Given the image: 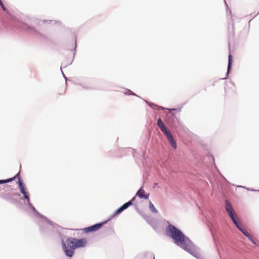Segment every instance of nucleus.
I'll return each instance as SVG.
<instances>
[{"instance_id": "8", "label": "nucleus", "mask_w": 259, "mask_h": 259, "mask_svg": "<svg viewBox=\"0 0 259 259\" xmlns=\"http://www.w3.org/2000/svg\"><path fill=\"white\" fill-rule=\"evenodd\" d=\"M136 196H138L140 198H145L147 199H148L149 197V194H145V191L143 189V187H142L137 192Z\"/></svg>"}, {"instance_id": "14", "label": "nucleus", "mask_w": 259, "mask_h": 259, "mask_svg": "<svg viewBox=\"0 0 259 259\" xmlns=\"http://www.w3.org/2000/svg\"><path fill=\"white\" fill-rule=\"evenodd\" d=\"M232 63V57L231 55H229V62H228V73L229 72Z\"/></svg>"}, {"instance_id": "17", "label": "nucleus", "mask_w": 259, "mask_h": 259, "mask_svg": "<svg viewBox=\"0 0 259 259\" xmlns=\"http://www.w3.org/2000/svg\"><path fill=\"white\" fill-rule=\"evenodd\" d=\"M176 110V109H171L170 110Z\"/></svg>"}, {"instance_id": "4", "label": "nucleus", "mask_w": 259, "mask_h": 259, "mask_svg": "<svg viewBox=\"0 0 259 259\" xmlns=\"http://www.w3.org/2000/svg\"><path fill=\"white\" fill-rule=\"evenodd\" d=\"M158 126L160 128L162 133L165 135L166 138L171 135L170 132L168 130L167 127L164 124L161 118H159L157 123Z\"/></svg>"}, {"instance_id": "16", "label": "nucleus", "mask_w": 259, "mask_h": 259, "mask_svg": "<svg viewBox=\"0 0 259 259\" xmlns=\"http://www.w3.org/2000/svg\"><path fill=\"white\" fill-rule=\"evenodd\" d=\"M0 5L1 6V7L2 8V9L4 10V11H6V9H5V7L2 2V1H0Z\"/></svg>"}, {"instance_id": "6", "label": "nucleus", "mask_w": 259, "mask_h": 259, "mask_svg": "<svg viewBox=\"0 0 259 259\" xmlns=\"http://www.w3.org/2000/svg\"><path fill=\"white\" fill-rule=\"evenodd\" d=\"M104 223H101L99 224H95L90 227H88L87 228H84L83 229V231L85 233H89L90 232H95L100 229Z\"/></svg>"}, {"instance_id": "3", "label": "nucleus", "mask_w": 259, "mask_h": 259, "mask_svg": "<svg viewBox=\"0 0 259 259\" xmlns=\"http://www.w3.org/2000/svg\"><path fill=\"white\" fill-rule=\"evenodd\" d=\"M16 179H18V183L19 188L20 190V192L23 195L24 197L27 200V202L28 203H29L30 200H29V195L28 194V193L26 191V190L25 188V186L24 185V184L21 181L20 172H18L16 175H15L14 177H13L12 178L8 179H7L5 180H0V184L12 182Z\"/></svg>"}, {"instance_id": "11", "label": "nucleus", "mask_w": 259, "mask_h": 259, "mask_svg": "<svg viewBox=\"0 0 259 259\" xmlns=\"http://www.w3.org/2000/svg\"><path fill=\"white\" fill-rule=\"evenodd\" d=\"M238 229L247 237H250V234L247 232L246 230L241 227L240 226L238 227Z\"/></svg>"}, {"instance_id": "12", "label": "nucleus", "mask_w": 259, "mask_h": 259, "mask_svg": "<svg viewBox=\"0 0 259 259\" xmlns=\"http://www.w3.org/2000/svg\"><path fill=\"white\" fill-rule=\"evenodd\" d=\"M235 215L236 214H233V215H232V217H230L231 218L232 221H233L234 224L235 225V226L238 228L240 226V225H239V223L237 222V221L235 218Z\"/></svg>"}, {"instance_id": "2", "label": "nucleus", "mask_w": 259, "mask_h": 259, "mask_svg": "<svg viewBox=\"0 0 259 259\" xmlns=\"http://www.w3.org/2000/svg\"><path fill=\"white\" fill-rule=\"evenodd\" d=\"M166 234L171 237L175 243L184 249H186L184 241L185 236L182 232L172 225H169L165 229Z\"/></svg>"}, {"instance_id": "9", "label": "nucleus", "mask_w": 259, "mask_h": 259, "mask_svg": "<svg viewBox=\"0 0 259 259\" xmlns=\"http://www.w3.org/2000/svg\"><path fill=\"white\" fill-rule=\"evenodd\" d=\"M18 196H19L18 193L12 192L5 195L4 198L8 201H14L15 200L14 199V197Z\"/></svg>"}, {"instance_id": "7", "label": "nucleus", "mask_w": 259, "mask_h": 259, "mask_svg": "<svg viewBox=\"0 0 259 259\" xmlns=\"http://www.w3.org/2000/svg\"><path fill=\"white\" fill-rule=\"evenodd\" d=\"M225 208L230 217H232V215H233V214H236V213L234 211V209L232 207L231 204L228 200L225 201Z\"/></svg>"}, {"instance_id": "13", "label": "nucleus", "mask_w": 259, "mask_h": 259, "mask_svg": "<svg viewBox=\"0 0 259 259\" xmlns=\"http://www.w3.org/2000/svg\"><path fill=\"white\" fill-rule=\"evenodd\" d=\"M149 208H150V210L153 212H154V213L158 212L157 210L155 208V207H154V206L153 205V204H152V203L151 201H150V202H149Z\"/></svg>"}, {"instance_id": "10", "label": "nucleus", "mask_w": 259, "mask_h": 259, "mask_svg": "<svg viewBox=\"0 0 259 259\" xmlns=\"http://www.w3.org/2000/svg\"><path fill=\"white\" fill-rule=\"evenodd\" d=\"M167 138L169 143L170 144L171 146H172V147L174 149H176L177 148V145L176 142L175 140L174 139L172 135H170Z\"/></svg>"}, {"instance_id": "1", "label": "nucleus", "mask_w": 259, "mask_h": 259, "mask_svg": "<svg viewBox=\"0 0 259 259\" xmlns=\"http://www.w3.org/2000/svg\"><path fill=\"white\" fill-rule=\"evenodd\" d=\"M87 244L85 238L76 239L70 237L66 239V242L62 241V247L65 254L72 257L74 254V250L77 248L83 247Z\"/></svg>"}, {"instance_id": "5", "label": "nucleus", "mask_w": 259, "mask_h": 259, "mask_svg": "<svg viewBox=\"0 0 259 259\" xmlns=\"http://www.w3.org/2000/svg\"><path fill=\"white\" fill-rule=\"evenodd\" d=\"M135 199L136 197L135 196L130 201L124 203L123 205H122L121 206L118 208L117 210L115 211L113 215L115 216V215L121 212L123 210L127 208L128 206L132 205L133 204V202L135 200Z\"/></svg>"}, {"instance_id": "15", "label": "nucleus", "mask_w": 259, "mask_h": 259, "mask_svg": "<svg viewBox=\"0 0 259 259\" xmlns=\"http://www.w3.org/2000/svg\"><path fill=\"white\" fill-rule=\"evenodd\" d=\"M248 238L253 244H256V240L254 239L251 235L250 236V237H248Z\"/></svg>"}]
</instances>
